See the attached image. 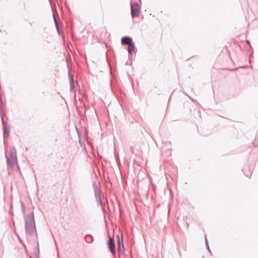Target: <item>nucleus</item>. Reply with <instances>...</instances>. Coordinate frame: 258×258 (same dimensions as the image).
Instances as JSON below:
<instances>
[{"instance_id": "obj_3", "label": "nucleus", "mask_w": 258, "mask_h": 258, "mask_svg": "<svg viewBox=\"0 0 258 258\" xmlns=\"http://www.w3.org/2000/svg\"><path fill=\"white\" fill-rule=\"evenodd\" d=\"M140 10V7L137 3H134L131 5V14L133 18L138 16Z\"/></svg>"}, {"instance_id": "obj_2", "label": "nucleus", "mask_w": 258, "mask_h": 258, "mask_svg": "<svg viewBox=\"0 0 258 258\" xmlns=\"http://www.w3.org/2000/svg\"><path fill=\"white\" fill-rule=\"evenodd\" d=\"M7 162L10 166H17L16 151L15 148L11 149L10 157H7Z\"/></svg>"}, {"instance_id": "obj_9", "label": "nucleus", "mask_w": 258, "mask_h": 258, "mask_svg": "<svg viewBox=\"0 0 258 258\" xmlns=\"http://www.w3.org/2000/svg\"><path fill=\"white\" fill-rule=\"evenodd\" d=\"M95 195H96V196L97 197V198L98 199V200L101 201V198H100V197L99 195V191H97V190H96L95 191Z\"/></svg>"}, {"instance_id": "obj_1", "label": "nucleus", "mask_w": 258, "mask_h": 258, "mask_svg": "<svg viewBox=\"0 0 258 258\" xmlns=\"http://www.w3.org/2000/svg\"><path fill=\"white\" fill-rule=\"evenodd\" d=\"M25 229L27 233H31L35 231L34 218L32 217L27 218L26 221Z\"/></svg>"}, {"instance_id": "obj_6", "label": "nucleus", "mask_w": 258, "mask_h": 258, "mask_svg": "<svg viewBox=\"0 0 258 258\" xmlns=\"http://www.w3.org/2000/svg\"><path fill=\"white\" fill-rule=\"evenodd\" d=\"M118 249L119 251H123L124 249V246L123 244L122 238H121V239H120L118 236Z\"/></svg>"}, {"instance_id": "obj_5", "label": "nucleus", "mask_w": 258, "mask_h": 258, "mask_svg": "<svg viewBox=\"0 0 258 258\" xmlns=\"http://www.w3.org/2000/svg\"><path fill=\"white\" fill-rule=\"evenodd\" d=\"M121 42L123 44H128V45L133 43L132 39L128 37H123L121 39Z\"/></svg>"}, {"instance_id": "obj_13", "label": "nucleus", "mask_w": 258, "mask_h": 258, "mask_svg": "<svg viewBox=\"0 0 258 258\" xmlns=\"http://www.w3.org/2000/svg\"><path fill=\"white\" fill-rule=\"evenodd\" d=\"M71 81H73V78L71 77Z\"/></svg>"}, {"instance_id": "obj_7", "label": "nucleus", "mask_w": 258, "mask_h": 258, "mask_svg": "<svg viewBox=\"0 0 258 258\" xmlns=\"http://www.w3.org/2000/svg\"><path fill=\"white\" fill-rule=\"evenodd\" d=\"M135 44L133 42L128 45V53L130 54L132 53L135 50Z\"/></svg>"}, {"instance_id": "obj_12", "label": "nucleus", "mask_w": 258, "mask_h": 258, "mask_svg": "<svg viewBox=\"0 0 258 258\" xmlns=\"http://www.w3.org/2000/svg\"><path fill=\"white\" fill-rule=\"evenodd\" d=\"M73 87H74V85H73V84H71V88H73Z\"/></svg>"}, {"instance_id": "obj_11", "label": "nucleus", "mask_w": 258, "mask_h": 258, "mask_svg": "<svg viewBox=\"0 0 258 258\" xmlns=\"http://www.w3.org/2000/svg\"><path fill=\"white\" fill-rule=\"evenodd\" d=\"M205 238H206V244H207V245H208V240L207 239L206 236H205ZM207 246H208V247L209 248L208 245H207Z\"/></svg>"}, {"instance_id": "obj_10", "label": "nucleus", "mask_w": 258, "mask_h": 258, "mask_svg": "<svg viewBox=\"0 0 258 258\" xmlns=\"http://www.w3.org/2000/svg\"><path fill=\"white\" fill-rule=\"evenodd\" d=\"M54 21H55V22L56 26V27H57L58 24H57V22H56V19L55 18V17H54Z\"/></svg>"}, {"instance_id": "obj_8", "label": "nucleus", "mask_w": 258, "mask_h": 258, "mask_svg": "<svg viewBox=\"0 0 258 258\" xmlns=\"http://www.w3.org/2000/svg\"><path fill=\"white\" fill-rule=\"evenodd\" d=\"M10 132V129L9 128L6 127L4 132V138H8L9 136V134Z\"/></svg>"}, {"instance_id": "obj_4", "label": "nucleus", "mask_w": 258, "mask_h": 258, "mask_svg": "<svg viewBox=\"0 0 258 258\" xmlns=\"http://www.w3.org/2000/svg\"><path fill=\"white\" fill-rule=\"evenodd\" d=\"M108 245L110 250V251L112 254H115V245L114 243V240L113 239L110 237L109 242H108Z\"/></svg>"}]
</instances>
